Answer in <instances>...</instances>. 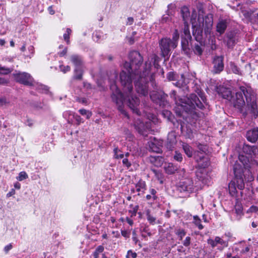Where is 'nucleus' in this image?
I'll list each match as a JSON object with an SVG mask.
<instances>
[{
	"label": "nucleus",
	"mask_w": 258,
	"mask_h": 258,
	"mask_svg": "<svg viewBox=\"0 0 258 258\" xmlns=\"http://www.w3.org/2000/svg\"><path fill=\"white\" fill-rule=\"evenodd\" d=\"M131 62H125L123 70L120 74V81L122 87L123 94L117 88L115 83L110 85L112 91L111 99L117 106L118 110L127 117L126 112L123 109V101H125L127 106L137 115L135 118L134 126L139 134L145 136L151 127V121L145 123L140 118L139 106L140 100L133 95L132 81L135 80V86L137 92L143 96L148 94V82L149 80V74L151 67V62L146 61V68L142 73L139 71L143 62V57L137 51H131L129 55Z\"/></svg>",
	"instance_id": "f257e3e1"
},
{
	"label": "nucleus",
	"mask_w": 258,
	"mask_h": 258,
	"mask_svg": "<svg viewBox=\"0 0 258 258\" xmlns=\"http://www.w3.org/2000/svg\"><path fill=\"white\" fill-rule=\"evenodd\" d=\"M235 108H237L240 112L246 104L247 107L255 117L258 116L257 103L256 94L252 88L248 84H244L239 86V90L236 92L232 101Z\"/></svg>",
	"instance_id": "f03ea898"
},
{
	"label": "nucleus",
	"mask_w": 258,
	"mask_h": 258,
	"mask_svg": "<svg viewBox=\"0 0 258 258\" xmlns=\"http://www.w3.org/2000/svg\"><path fill=\"white\" fill-rule=\"evenodd\" d=\"M198 150L195 152V160L196 162V186L198 189L202 188L207 183V168L210 165V160L206 154L208 151L207 146L199 144L198 146Z\"/></svg>",
	"instance_id": "7ed1b4c3"
},
{
	"label": "nucleus",
	"mask_w": 258,
	"mask_h": 258,
	"mask_svg": "<svg viewBox=\"0 0 258 258\" xmlns=\"http://www.w3.org/2000/svg\"><path fill=\"white\" fill-rule=\"evenodd\" d=\"M233 171L235 175L234 179L231 181L228 185L229 194L232 196L236 195L237 188L240 190H242L245 187L242 166L236 162L233 166Z\"/></svg>",
	"instance_id": "20e7f679"
},
{
	"label": "nucleus",
	"mask_w": 258,
	"mask_h": 258,
	"mask_svg": "<svg viewBox=\"0 0 258 258\" xmlns=\"http://www.w3.org/2000/svg\"><path fill=\"white\" fill-rule=\"evenodd\" d=\"M181 45L183 51L187 55L192 53L194 49L191 43V36L188 27L186 26L184 28V36L182 38Z\"/></svg>",
	"instance_id": "39448f33"
},
{
	"label": "nucleus",
	"mask_w": 258,
	"mask_h": 258,
	"mask_svg": "<svg viewBox=\"0 0 258 258\" xmlns=\"http://www.w3.org/2000/svg\"><path fill=\"white\" fill-rule=\"evenodd\" d=\"M195 92L197 94L196 95L195 93V106L203 109L204 107V103H205L206 101L204 93L197 85H195Z\"/></svg>",
	"instance_id": "423d86ee"
},
{
	"label": "nucleus",
	"mask_w": 258,
	"mask_h": 258,
	"mask_svg": "<svg viewBox=\"0 0 258 258\" xmlns=\"http://www.w3.org/2000/svg\"><path fill=\"white\" fill-rule=\"evenodd\" d=\"M167 95L162 91H153L150 93V98L160 106H164L166 103Z\"/></svg>",
	"instance_id": "0eeeda50"
},
{
	"label": "nucleus",
	"mask_w": 258,
	"mask_h": 258,
	"mask_svg": "<svg viewBox=\"0 0 258 258\" xmlns=\"http://www.w3.org/2000/svg\"><path fill=\"white\" fill-rule=\"evenodd\" d=\"M207 243L212 248L219 246L218 249L219 250H222L224 248L227 247L228 244V241L223 240L219 236H216L214 239L209 238L207 240Z\"/></svg>",
	"instance_id": "6e6552de"
},
{
	"label": "nucleus",
	"mask_w": 258,
	"mask_h": 258,
	"mask_svg": "<svg viewBox=\"0 0 258 258\" xmlns=\"http://www.w3.org/2000/svg\"><path fill=\"white\" fill-rule=\"evenodd\" d=\"M14 75L17 82L25 85H34L33 78L29 74L26 73H20L14 74Z\"/></svg>",
	"instance_id": "1a4fd4ad"
},
{
	"label": "nucleus",
	"mask_w": 258,
	"mask_h": 258,
	"mask_svg": "<svg viewBox=\"0 0 258 258\" xmlns=\"http://www.w3.org/2000/svg\"><path fill=\"white\" fill-rule=\"evenodd\" d=\"M162 55L165 57L168 55L171 46V39L167 38L162 39L159 42Z\"/></svg>",
	"instance_id": "9d476101"
},
{
	"label": "nucleus",
	"mask_w": 258,
	"mask_h": 258,
	"mask_svg": "<svg viewBox=\"0 0 258 258\" xmlns=\"http://www.w3.org/2000/svg\"><path fill=\"white\" fill-rule=\"evenodd\" d=\"M239 160L240 162L242 163L243 165L245 166V168H249V169L246 172L245 174H244V180L247 182L253 180L254 178L250 171V169H251V166H247V163L248 162V159L246 156L240 155L239 156Z\"/></svg>",
	"instance_id": "9b49d317"
},
{
	"label": "nucleus",
	"mask_w": 258,
	"mask_h": 258,
	"mask_svg": "<svg viewBox=\"0 0 258 258\" xmlns=\"http://www.w3.org/2000/svg\"><path fill=\"white\" fill-rule=\"evenodd\" d=\"M216 91L223 98L228 100L232 103L234 96L232 95V92L229 89L220 86L216 88Z\"/></svg>",
	"instance_id": "f8f14e48"
},
{
	"label": "nucleus",
	"mask_w": 258,
	"mask_h": 258,
	"mask_svg": "<svg viewBox=\"0 0 258 258\" xmlns=\"http://www.w3.org/2000/svg\"><path fill=\"white\" fill-rule=\"evenodd\" d=\"M148 146L151 151L160 153L161 151L162 142L154 138L148 142Z\"/></svg>",
	"instance_id": "ddd939ff"
},
{
	"label": "nucleus",
	"mask_w": 258,
	"mask_h": 258,
	"mask_svg": "<svg viewBox=\"0 0 258 258\" xmlns=\"http://www.w3.org/2000/svg\"><path fill=\"white\" fill-rule=\"evenodd\" d=\"M224 57L223 56H216L213 60L214 68L216 73H220L223 70Z\"/></svg>",
	"instance_id": "4468645a"
},
{
	"label": "nucleus",
	"mask_w": 258,
	"mask_h": 258,
	"mask_svg": "<svg viewBox=\"0 0 258 258\" xmlns=\"http://www.w3.org/2000/svg\"><path fill=\"white\" fill-rule=\"evenodd\" d=\"M246 138L250 142L255 143L258 139V127H255L247 131Z\"/></svg>",
	"instance_id": "2eb2a0df"
},
{
	"label": "nucleus",
	"mask_w": 258,
	"mask_h": 258,
	"mask_svg": "<svg viewBox=\"0 0 258 258\" xmlns=\"http://www.w3.org/2000/svg\"><path fill=\"white\" fill-rule=\"evenodd\" d=\"M242 150L244 153L250 156L255 155L257 152V148L255 146L245 145Z\"/></svg>",
	"instance_id": "dca6fc26"
},
{
	"label": "nucleus",
	"mask_w": 258,
	"mask_h": 258,
	"mask_svg": "<svg viewBox=\"0 0 258 258\" xmlns=\"http://www.w3.org/2000/svg\"><path fill=\"white\" fill-rule=\"evenodd\" d=\"M173 84L178 88H182L183 91L188 90V87L186 85V81L183 75H181L180 78L176 82L173 83Z\"/></svg>",
	"instance_id": "f3484780"
},
{
	"label": "nucleus",
	"mask_w": 258,
	"mask_h": 258,
	"mask_svg": "<svg viewBox=\"0 0 258 258\" xmlns=\"http://www.w3.org/2000/svg\"><path fill=\"white\" fill-rule=\"evenodd\" d=\"M149 161L152 164L157 167L161 166L164 161V158L159 156H151L149 157Z\"/></svg>",
	"instance_id": "a211bd4d"
},
{
	"label": "nucleus",
	"mask_w": 258,
	"mask_h": 258,
	"mask_svg": "<svg viewBox=\"0 0 258 258\" xmlns=\"http://www.w3.org/2000/svg\"><path fill=\"white\" fill-rule=\"evenodd\" d=\"M70 59L76 68H82L83 61L80 56L76 54L72 55L70 56Z\"/></svg>",
	"instance_id": "6ab92c4d"
},
{
	"label": "nucleus",
	"mask_w": 258,
	"mask_h": 258,
	"mask_svg": "<svg viewBox=\"0 0 258 258\" xmlns=\"http://www.w3.org/2000/svg\"><path fill=\"white\" fill-rule=\"evenodd\" d=\"M197 8L198 11L199 15L198 20L200 24H203L204 21V11L202 4L199 3L197 5Z\"/></svg>",
	"instance_id": "aec40b11"
},
{
	"label": "nucleus",
	"mask_w": 258,
	"mask_h": 258,
	"mask_svg": "<svg viewBox=\"0 0 258 258\" xmlns=\"http://www.w3.org/2000/svg\"><path fill=\"white\" fill-rule=\"evenodd\" d=\"M227 45L229 48L233 47L236 43V38L232 33L227 34Z\"/></svg>",
	"instance_id": "412c9836"
},
{
	"label": "nucleus",
	"mask_w": 258,
	"mask_h": 258,
	"mask_svg": "<svg viewBox=\"0 0 258 258\" xmlns=\"http://www.w3.org/2000/svg\"><path fill=\"white\" fill-rule=\"evenodd\" d=\"M177 169V167L174 166L172 163H168L164 166V170L168 174H173Z\"/></svg>",
	"instance_id": "4be33fe9"
},
{
	"label": "nucleus",
	"mask_w": 258,
	"mask_h": 258,
	"mask_svg": "<svg viewBox=\"0 0 258 258\" xmlns=\"http://www.w3.org/2000/svg\"><path fill=\"white\" fill-rule=\"evenodd\" d=\"M181 12L183 20L184 21L185 24H186L187 23V21L189 20L190 16L189 9L186 7H183L181 8Z\"/></svg>",
	"instance_id": "5701e85b"
},
{
	"label": "nucleus",
	"mask_w": 258,
	"mask_h": 258,
	"mask_svg": "<svg viewBox=\"0 0 258 258\" xmlns=\"http://www.w3.org/2000/svg\"><path fill=\"white\" fill-rule=\"evenodd\" d=\"M136 189L138 192L142 191L144 192L146 189V185L145 181L140 180L136 184Z\"/></svg>",
	"instance_id": "b1692460"
},
{
	"label": "nucleus",
	"mask_w": 258,
	"mask_h": 258,
	"mask_svg": "<svg viewBox=\"0 0 258 258\" xmlns=\"http://www.w3.org/2000/svg\"><path fill=\"white\" fill-rule=\"evenodd\" d=\"M234 214L236 215V219L237 220H239L241 217L243 215V209L240 205H236L235 207Z\"/></svg>",
	"instance_id": "393cba45"
},
{
	"label": "nucleus",
	"mask_w": 258,
	"mask_h": 258,
	"mask_svg": "<svg viewBox=\"0 0 258 258\" xmlns=\"http://www.w3.org/2000/svg\"><path fill=\"white\" fill-rule=\"evenodd\" d=\"M226 27V23L224 21H220L217 25V31L220 34H222L224 32Z\"/></svg>",
	"instance_id": "a878e982"
},
{
	"label": "nucleus",
	"mask_w": 258,
	"mask_h": 258,
	"mask_svg": "<svg viewBox=\"0 0 258 258\" xmlns=\"http://www.w3.org/2000/svg\"><path fill=\"white\" fill-rule=\"evenodd\" d=\"M179 38V34L177 30H175L173 34L172 40H171V46L174 48L177 46V40Z\"/></svg>",
	"instance_id": "bb28decb"
},
{
	"label": "nucleus",
	"mask_w": 258,
	"mask_h": 258,
	"mask_svg": "<svg viewBox=\"0 0 258 258\" xmlns=\"http://www.w3.org/2000/svg\"><path fill=\"white\" fill-rule=\"evenodd\" d=\"M183 149L185 153L188 157H191L192 156V148L190 146H189L187 144H183Z\"/></svg>",
	"instance_id": "cd10ccee"
},
{
	"label": "nucleus",
	"mask_w": 258,
	"mask_h": 258,
	"mask_svg": "<svg viewBox=\"0 0 258 258\" xmlns=\"http://www.w3.org/2000/svg\"><path fill=\"white\" fill-rule=\"evenodd\" d=\"M230 68L232 72L235 74L241 75V72L239 68L234 63H230Z\"/></svg>",
	"instance_id": "c85d7f7f"
},
{
	"label": "nucleus",
	"mask_w": 258,
	"mask_h": 258,
	"mask_svg": "<svg viewBox=\"0 0 258 258\" xmlns=\"http://www.w3.org/2000/svg\"><path fill=\"white\" fill-rule=\"evenodd\" d=\"M104 247L102 245L98 246L95 251L93 252L94 258H98L99 255L104 251Z\"/></svg>",
	"instance_id": "c756f323"
},
{
	"label": "nucleus",
	"mask_w": 258,
	"mask_h": 258,
	"mask_svg": "<svg viewBox=\"0 0 258 258\" xmlns=\"http://www.w3.org/2000/svg\"><path fill=\"white\" fill-rule=\"evenodd\" d=\"M36 88L38 91L42 93H46L48 91V88L42 84H37L36 86Z\"/></svg>",
	"instance_id": "7c9ffc66"
},
{
	"label": "nucleus",
	"mask_w": 258,
	"mask_h": 258,
	"mask_svg": "<svg viewBox=\"0 0 258 258\" xmlns=\"http://www.w3.org/2000/svg\"><path fill=\"white\" fill-rule=\"evenodd\" d=\"M83 70L82 68H75V78L76 79L80 80L82 78Z\"/></svg>",
	"instance_id": "2f4dec72"
},
{
	"label": "nucleus",
	"mask_w": 258,
	"mask_h": 258,
	"mask_svg": "<svg viewBox=\"0 0 258 258\" xmlns=\"http://www.w3.org/2000/svg\"><path fill=\"white\" fill-rule=\"evenodd\" d=\"M114 154V157L116 159H122L124 158V154L118 149V148H115L113 150Z\"/></svg>",
	"instance_id": "473e14b6"
},
{
	"label": "nucleus",
	"mask_w": 258,
	"mask_h": 258,
	"mask_svg": "<svg viewBox=\"0 0 258 258\" xmlns=\"http://www.w3.org/2000/svg\"><path fill=\"white\" fill-rule=\"evenodd\" d=\"M151 60L153 61L154 65L155 68H158L159 67L158 62L160 60L159 57L156 54H152L151 56Z\"/></svg>",
	"instance_id": "72a5a7b5"
},
{
	"label": "nucleus",
	"mask_w": 258,
	"mask_h": 258,
	"mask_svg": "<svg viewBox=\"0 0 258 258\" xmlns=\"http://www.w3.org/2000/svg\"><path fill=\"white\" fill-rule=\"evenodd\" d=\"M79 112L80 113L81 115H86V118L87 119L90 118L92 115V113L91 112L85 109H81L79 110Z\"/></svg>",
	"instance_id": "f704fd0d"
},
{
	"label": "nucleus",
	"mask_w": 258,
	"mask_h": 258,
	"mask_svg": "<svg viewBox=\"0 0 258 258\" xmlns=\"http://www.w3.org/2000/svg\"><path fill=\"white\" fill-rule=\"evenodd\" d=\"M146 215L148 221L150 224H154L155 223L156 218L150 214L149 210L147 211Z\"/></svg>",
	"instance_id": "c9c22d12"
},
{
	"label": "nucleus",
	"mask_w": 258,
	"mask_h": 258,
	"mask_svg": "<svg viewBox=\"0 0 258 258\" xmlns=\"http://www.w3.org/2000/svg\"><path fill=\"white\" fill-rule=\"evenodd\" d=\"M11 72V70L8 68L3 67L0 64V74H8Z\"/></svg>",
	"instance_id": "e433bc0d"
},
{
	"label": "nucleus",
	"mask_w": 258,
	"mask_h": 258,
	"mask_svg": "<svg viewBox=\"0 0 258 258\" xmlns=\"http://www.w3.org/2000/svg\"><path fill=\"white\" fill-rule=\"evenodd\" d=\"M28 178V175L25 171L20 172L17 179L19 181L23 180Z\"/></svg>",
	"instance_id": "4c0bfd02"
},
{
	"label": "nucleus",
	"mask_w": 258,
	"mask_h": 258,
	"mask_svg": "<svg viewBox=\"0 0 258 258\" xmlns=\"http://www.w3.org/2000/svg\"><path fill=\"white\" fill-rule=\"evenodd\" d=\"M71 30L70 28H67L66 33L63 34L64 40L67 41L68 44L70 42L69 38L70 35L71 33Z\"/></svg>",
	"instance_id": "58836bf2"
},
{
	"label": "nucleus",
	"mask_w": 258,
	"mask_h": 258,
	"mask_svg": "<svg viewBox=\"0 0 258 258\" xmlns=\"http://www.w3.org/2000/svg\"><path fill=\"white\" fill-rule=\"evenodd\" d=\"M154 173H155V175L157 178L160 180V182L161 183H163L162 179H163V175L161 173V172L159 171H156L155 170H153Z\"/></svg>",
	"instance_id": "ea45409f"
},
{
	"label": "nucleus",
	"mask_w": 258,
	"mask_h": 258,
	"mask_svg": "<svg viewBox=\"0 0 258 258\" xmlns=\"http://www.w3.org/2000/svg\"><path fill=\"white\" fill-rule=\"evenodd\" d=\"M129 155H130L129 153H126L125 154V158H123V160H122L123 164L127 167H130L131 165V163L128 161V159L126 158V157H128Z\"/></svg>",
	"instance_id": "a19ab883"
},
{
	"label": "nucleus",
	"mask_w": 258,
	"mask_h": 258,
	"mask_svg": "<svg viewBox=\"0 0 258 258\" xmlns=\"http://www.w3.org/2000/svg\"><path fill=\"white\" fill-rule=\"evenodd\" d=\"M195 225L197 226L200 230L203 228V226L201 224V220L198 216H195Z\"/></svg>",
	"instance_id": "79ce46f5"
},
{
	"label": "nucleus",
	"mask_w": 258,
	"mask_h": 258,
	"mask_svg": "<svg viewBox=\"0 0 258 258\" xmlns=\"http://www.w3.org/2000/svg\"><path fill=\"white\" fill-rule=\"evenodd\" d=\"M176 234L180 237V239L181 240L183 236L185 235V232L184 230L179 229L176 230Z\"/></svg>",
	"instance_id": "37998d69"
},
{
	"label": "nucleus",
	"mask_w": 258,
	"mask_h": 258,
	"mask_svg": "<svg viewBox=\"0 0 258 258\" xmlns=\"http://www.w3.org/2000/svg\"><path fill=\"white\" fill-rule=\"evenodd\" d=\"M73 117L77 124H80L81 123H83L84 122L83 118L79 115L74 114Z\"/></svg>",
	"instance_id": "c03bdc74"
},
{
	"label": "nucleus",
	"mask_w": 258,
	"mask_h": 258,
	"mask_svg": "<svg viewBox=\"0 0 258 258\" xmlns=\"http://www.w3.org/2000/svg\"><path fill=\"white\" fill-rule=\"evenodd\" d=\"M59 68L60 71L63 73H66L70 71L71 68L69 66H64L63 65H60Z\"/></svg>",
	"instance_id": "a18cd8bd"
},
{
	"label": "nucleus",
	"mask_w": 258,
	"mask_h": 258,
	"mask_svg": "<svg viewBox=\"0 0 258 258\" xmlns=\"http://www.w3.org/2000/svg\"><path fill=\"white\" fill-rule=\"evenodd\" d=\"M174 158L175 160H176L178 162H181L182 160V155L180 153L176 152L174 156Z\"/></svg>",
	"instance_id": "49530a36"
},
{
	"label": "nucleus",
	"mask_w": 258,
	"mask_h": 258,
	"mask_svg": "<svg viewBox=\"0 0 258 258\" xmlns=\"http://www.w3.org/2000/svg\"><path fill=\"white\" fill-rule=\"evenodd\" d=\"M167 78L169 81H174L176 78V75L173 72H169L167 74Z\"/></svg>",
	"instance_id": "de8ad7c7"
},
{
	"label": "nucleus",
	"mask_w": 258,
	"mask_h": 258,
	"mask_svg": "<svg viewBox=\"0 0 258 258\" xmlns=\"http://www.w3.org/2000/svg\"><path fill=\"white\" fill-rule=\"evenodd\" d=\"M150 192L152 196V200L153 201L156 200L157 199V197L156 196V190L155 189L152 188L150 189Z\"/></svg>",
	"instance_id": "09e8293b"
},
{
	"label": "nucleus",
	"mask_w": 258,
	"mask_h": 258,
	"mask_svg": "<svg viewBox=\"0 0 258 258\" xmlns=\"http://www.w3.org/2000/svg\"><path fill=\"white\" fill-rule=\"evenodd\" d=\"M130 256L132 257L133 258L137 257V253L136 252H133L132 250H128L127 252V254L126 257L128 258Z\"/></svg>",
	"instance_id": "8fccbe9b"
},
{
	"label": "nucleus",
	"mask_w": 258,
	"mask_h": 258,
	"mask_svg": "<svg viewBox=\"0 0 258 258\" xmlns=\"http://www.w3.org/2000/svg\"><path fill=\"white\" fill-rule=\"evenodd\" d=\"M258 211V207L255 206H251L249 209L248 210L247 212H256Z\"/></svg>",
	"instance_id": "3c124183"
},
{
	"label": "nucleus",
	"mask_w": 258,
	"mask_h": 258,
	"mask_svg": "<svg viewBox=\"0 0 258 258\" xmlns=\"http://www.w3.org/2000/svg\"><path fill=\"white\" fill-rule=\"evenodd\" d=\"M28 50L30 52V54L26 55V56L31 58L32 56L33 55L34 51V49L33 46H30L28 47Z\"/></svg>",
	"instance_id": "603ef678"
},
{
	"label": "nucleus",
	"mask_w": 258,
	"mask_h": 258,
	"mask_svg": "<svg viewBox=\"0 0 258 258\" xmlns=\"http://www.w3.org/2000/svg\"><path fill=\"white\" fill-rule=\"evenodd\" d=\"M169 20H170V18H169V13H168L167 15H164L162 17V20L163 22H166L168 21Z\"/></svg>",
	"instance_id": "864d4df0"
},
{
	"label": "nucleus",
	"mask_w": 258,
	"mask_h": 258,
	"mask_svg": "<svg viewBox=\"0 0 258 258\" xmlns=\"http://www.w3.org/2000/svg\"><path fill=\"white\" fill-rule=\"evenodd\" d=\"M12 248V245L11 244H9L6 245L4 248V250L6 253H8L10 250Z\"/></svg>",
	"instance_id": "5fc2aeb1"
},
{
	"label": "nucleus",
	"mask_w": 258,
	"mask_h": 258,
	"mask_svg": "<svg viewBox=\"0 0 258 258\" xmlns=\"http://www.w3.org/2000/svg\"><path fill=\"white\" fill-rule=\"evenodd\" d=\"M84 87L88 90L92 89V85L87 82H84Z\"/></svg>",
	"instance_id": "6e6d98bb"
},
{
	"label": "nucleus",
	"mask_w": 258,
	"mask_h": 258,
	"mask_svg": "<svg viewBox=\"0 0 258 258\" xmlns=\"http://www.w3.org/2000/svg\"><path fill=\"white\" fill-rule=\"evenodd\" d=\"M33 120L31 119H27L26 120V124L29 126H32L33 125Z\"/></svg>",
	"instance_id": "4d7b16f0"
},
{
	"label": "nucleus",
	"mask_w": 258,
	"mask_h": 258,
	"mask_svg": "<svg viewBox=\"0 0 258 258\" xmlns=\"http://www.w3.org/2000/svg\"><path fill=\"white\" fill-rule=\"evenodd\" d=\"M134 22V19L133 17H128L127 19L126 25H131Z\"/></svg>",
	"instance_id": "13d9d810"
},
{
	"label": "nucleus",
	"mask_w": 258,
	"mask_h": 258,
	"mask_svg": "<svg viewBox=\"0 0 258 258\" xmlns=\"http://www.w3.org/2000/svg\"><path fill=\"white\" fill-rule=\"evenodd\" d=\"M190 238L189 237H186L185 240L184 241L183 244L185 246H188L190 243Z\"/></svg>",
	"instance_id": "bf43d9fd"
},
{
	"label": "nucleus",
	"mask_w": 258,
	"mask_h": 258,
	"mask_svg": "<svg viewBox=\"0 0 258 258\" xmlns=\"http://www.w3.org/2000/svg\"><path fill=\"white\" fill-rule=\"evenodd\" d=\"M67 52V48L65 47L62 51L59 52L58 53V54L60 56H63L66 54Z\"/></svg>",
	"instance_id": "052dcab7"
},
{
	"label": "nucleus",
	"mask_w": 258,
	"mask_h": 258,
	"mask_svg": "<svg viewBox=\"0 0 258 258\" xmlns=\"http://www.w3.org/2000/svg\"><path fill=\"white\" fill-rule=\"evenodd\" d=\"M186 132L188 138H191L192 137V131L191 129L188 130V128H187Z\"/></svg>",
	"instance_id": "680f3d73"
},
{
	"label": "nucleus",
	"mask_w": 258,
	"mask_h": 258,
	"mask_svg": "<svg viewBox=\"0 0 258 258\" xmlns=\"http://www.w3.org/2000/svg\"><path fill=\"white\" fill-rule=\"evenodd\" d=\"M8 83V81L3 78H0V85H6Z\"/></svg>",
	"instance_id": "e2e57ef3"
},
{
	"label": "nucleus",
	"mask_w": 258,
	"mask_h": 258,
	"mask_svg": "<svg viewBox=\"0 0 258 258\" xmlns=\"http://www.w3.org/2000/svg\"><path fill=\"white\" fill-rule=\"evenodd\" d=\"M133 240L135 242V243H137L138 240L137 239V237L136 236V233L135 231H134L133 232Z\"/></svg>",
	"instance_id": "0e129e2a"
},
{
	"label": "nucleus",
	"mask_w": 258,
	"mask_h": 258,
	"mask_svg": "<svg viewBox=\"0 0 258 258\" xmlns=\"http://www.w3.org/2000/svg\"><path fill=\"white\" fill-rule=\"evenodd\" d=\"M195 48L196 49V50L197 51V52L199 53V54L200 55H201L202 54V50L199 46H198V45L195 46Z\"/></svg>",
	"instance_id": "69168bd1"
},
{
	"label": "nucleus",
	"mask_w": 258,
	"mask_h": 258,
	"mask_svg": "<svg viewBox=\"0 0 258 258\" xmlns=\"http://www.w3.org/2000/svg\"><path fill=\"white\" fill-rule=\"evenodd\" d=\"M121 235L124 236V237H129V234L127 232V231L123 230L121 231Z\"/></svg>",
	"instance_id": "338daca9"
},
{
	"label": "nucleus",
	"mask_w": 258,
	"mask_h": 258,
	"mask_svg": "<svg viewBox=\"0 0 258 258\" xmlns=\"http://www.w3.org/2000/svg\"><path fill=\"white\" fill-rule=\"evenodd\" d=\"M15 193V190L14 189H12L11 191H10L9 192H8L7 194V197H8V198L10 197L12 195H14Z\"/></svg>",
	"instance_id": "774afa93"
}]
</instances>
